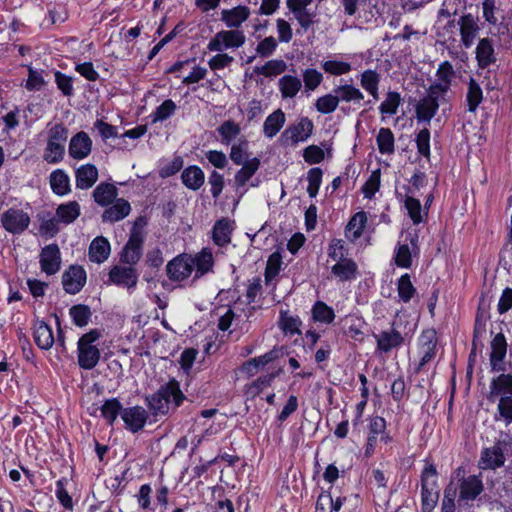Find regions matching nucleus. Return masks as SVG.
I'll return each mask as SVG.
<instances>
[{
	"mask_svg": "<svg viewBox=\"0 0 512 512\" xmlns=\"http://www.w3.org/2000/svg\"><path fill=\"white\" fill-rule=\"evenodd\" d=\"M148 224L146 216H138L130 229L129 238L120 252V262L126 265H136L143 255V245L146 236L145 227Z\"/></svg>",
	"mask_w": 512,
	"mask_h": 512,
	"instance_id": "nucleus-1",
	"label": "nucleus"
},
{
	"mask_svg": "<svg viewBox=\"0 0 512 512\" xmlns=\"http://www.w3.org/2000/svg\"><path fill=\"white\" fill-rule=\"evenodd\" d=\"M512 447V439L508 434L497 439L491 447L483 448L479 459L482 470H497L504 466L506 454Z\"/></svg>",
	"mask_w": 512,
	"mask_h": 512,
	"instance_id": "nucleus-2",
	"label": "nucleus"
},
{
	"mask_svg": "<svg viewBox=\"0 0 512 512\" xmlns=\"http://www.w3.org/2000/svg\"><path fill=\"white\" fill-rule=\"evenodd\" d=\"M101 337L98 329L83 334L77 343L78 365L84 370H92L100 360V350L93 343Z\"/></svg>",
	"mask_w": 512,
	"mask_h": 512,
	"instance_id": "nucleus-3",
	"label": "nucleus"
},
{
	"mask_svg": "<svg viewBox=\"0 0 512 512\" xmlns=\"http://www.w3.org/2000/svg\"><path fill=\"white\" fill-rule=\"evenodd\" d=\"M68 138V129L62 124H55L48 130L47 146L43 158L48 163H58L65 154V142Z\"/></svg>",
	"mask_w": 512,
	"mask_h": 512,
	"instance_id": "nucleus-4",
	"label": "nucleus"
},
{
	"mask_svg": "<svg viewBox=\"0 0 512 512\" xmlns=\"http://www.w3.org/2000/svg\"><path fill=\"white\" fill-rule=\"evenodd\" d=\"M246 36L242 30H221L209 41V51L221 52L223 49H235L244 45Z\"/></svg>",
	"mask_w": 512,
	"mask_h": 512,
	"instance_id": "nucleus-5",
	"label": "nucleus"
},
{
	"mask_svg": "<svg viewBox=\"0 0 512 512\" xmlns=\"http://www.w3.org/2000/svg\"><path fill=\"white\" fill-rule=\"evenodd\" d=\"M446 102V96L428 88L427 95L419 100L416 105V118L418 122L430 124L431 119L437 113L441 103Z\"/></svg>",
	"mask_w": 512,
	"mask_h": 512,
	"instance_id": "nucleus-6",
	"label": "nucleus"
},
{
	"mask_svg": "<svg viewBox=\"0 0 512 512\" xmlns=\"http://www.w3.org/2000/svg\"><path fill=\"white\" fill-rule=\"evenodd\" d=\"M438 337L434 328H428L422 331L418 339V353L420 361L417 371H421L436 356Z\"/></svg>",
	"mask_w": 512,
	"mask_h": 512,
	"instance_id": "nucleus-7",
	"label": "nucleus"
},
{
	"mask_svg": "<svg viewBox=\"0 0 512 512\" xmlns=\"http://www.w3.org/2000/svg\"><path fill=\"white\" fill-rule=\"evenodd\" d=\"M313 130V123L308 118H301L296 124L288 126L279 137L281 146H294L301 141H305Z\"/></svg>",
	"mask_w": 512,
	"mask_h": 512,
	"instance_id": "nucleus-8",
	"label": "nucleus"
},
{
	"mask_svg": "<svg viewBox=\"0 0 512 512\" xmlns=\"http://www.w3.org/2000/svg\"><path fill=\"white\" fill-rule=\"evenodd\" d=\"M30 222V216L22 209L9 208L1 215L2 227L11 234H22Z\"/></svg>",
	"mask_w": 512,
	"mask_h": 512,
	"instance_id": "nucleus-9",
	"label": "nucleus"
},
{
	"mask_svg": "<svg viewBox=\"0 0 512 512\" xmlns=\"http://www.w3.org/2000/svg\"><path fill=\"white\" fill-rule=\"evenodd\" d=\"M193 257L188 254H181L170 260L166 265L168 278L174 282H181L187 279L194 270Z\"/></svg>",
	"mask_w": 512,
	"mask_h": 512,
	"instance_id": "nucleus-10",
	"label": "nucleus"
},
{
	"mask_svg": "<svg viewBox=\"0 0 512 512\" xmlns=\"http://www.w3.org/2000/svg\"><path fill=\"white\" fill-rule=\"evenodd\" d=\"M108 276L111 283L127 289L135 288L139 278L137 270L131 265H114Z\"/></svg>",
	"mask_w": 512,
	"mask_h": 512,
	"instance_id": "nucleus-11",
	"label": "nucleus"
},
{
	"mask_svg": "<svg viewBox=\"0 0 512 512\" xmlns=\"http://www.w3.org/2000/svg\"><path fill=\"white\" fill-rule=\"evenodd\" d=\"M41 271L47 275L56 274L61 267V253L59 246L52 243L44 246L39 255Z\"/></svg>",
	"mask_w": 512,
	"mask_h": 512,
	"instance_id": "nucleus-12",
	"label": "nucleus"
},
{
	"mask_svg": "<svg viewBox=\"0 0 512 512\" xmlns=\"http://www.w3.org/2000/svg\"><path fill=\"white\" fill-rule=\"evenodd\" d=\"M86 283V271L82 266L71 265L62 274L63 289L68 294L78 293Z\"/></svg>",
	"mask_w": 512,
	"mask_h": 512,
	"instance_id": "nucleus-13",
	"label": "nucleus"
},
{
	"mask_svg": "<svg viewBox=\"0 0 512 512\" xmlns=\"http://www.w3.org/2000/svg\"><path fill=\"white\" fill-rule=\"evenodd\" d=\"M478 17L471 13L462 15L457 24L459 25L461 43L465 48H470L480 32Z\"/></svg>",
	"mask_w": 512,
	"mask_h": 512,
	"instance_id": "nucleus-14",
	"label": "nucleus"
},
{
	"mask_svg": "<svg viewBox=\"0 0 512 512\" xmlns=\"http://www.w3.org/2000/svg\"><path fill=\"white\" fill-rule=\"evenodd\" d=\"M148 417V412L138 405L124 408L121 416L125 428L132 433L141 431L147 423Z\"/></svg>",
	"mask_w": 512,
	"mask_h": 512,
	"instance_id": "nucleus-15",
	"label": "nucleus"
},
{
	"mask_svg": "<svg viewBox=\"0 0 512 512\" xmlns=\"http://www.w3.org/2000/svg\"><path fill=\"white\" fill-rule=\"evenodd\" d=\"M507 347L508 345L504 334H496L491 341V352L489 357L491 371H505L503 361L507 354Z\"/></svg>",
	"mask_w": 512,
	"mask_h": 512,
	"instance_id": "nucleus-16",
	"label": "nucleus"
},
{
	"mask_svg": "<svg viewBox=\"0 0 512 512\" xmlns=\"http://www.w3.org/2000/svg\"><path fill=\"white\" fill-rule=\"evenodd\" d=\"M157 391L164 395L163 400L170 406L171 412H174L180 407L186 399V396L180 388L179 381L175 378L169 379V381L161 385Z\"/></svg>",
	"mask_w": 512,
	"mask_h": 512,
	"instance_id": "nucleus-17",
	"label": "nucleus"
},
{
	"mask_svg": "<svg viewBox=\"0 0 512 512\" xmlns=\"http://www.w3.org/2000/svg\"><path fill=\"white\" fill-rule=\"evenodd\" d=\"M491 379L487 399L494 402L497 397L512 396V374L501 371Z\"/></svg>",
	"mask_w": 512,
	"mask_h": 512,
	"instance_id": "nucleus-18",
	"label": "nucleus"
},
{
	"mask_svg": "<svg viewBox=\"0 0 512 512\" xmlns=\"http://www.w3.org/2000/svg\"><path fill=\"white\" fill-rule=\"evenodd\" d=\"M475 59L479 69H486L496 64L497 57L492 39L485 37L479 40L475 49Z\"/></svg>",
	"mask_w": 512,
	"mask_h": 512,
	"instance_id": "nucleus-19",
	"label": "nucleus"
},
{
	"mask_svg": "<svg viewBox=\"0 0 512 512\" xmlns=\"http://www.w3.org/2000/svg\"><path fill=\"white\" fill-rule=\"evenodd\" d=\"M358 275V265L352 258L335 261L331 266V276L340 282L353 281Z\"/></svg>",
	"mask_w": 512,
	"mask_h": 512,
	"instance_id": "nucleus-20",
	"label": "nucleus"
},
{
	"mask_svg": "<svg viewBox=\"0 0 512 512\" xmlns=\"http://www.w3.org/2000/svg\"><path fill=\"white\" fill-rule=\"evenodd\" d=\"M455 77V71L449 61L442 62L436 71V81L429 88L446 96L450 90L452 80Z\"/></svg>",
	"mask_w": 512,
	"mask_h": 512,
	"instance_id": "nucleus-21",
	"label": "nucleus"
},
{
	"mask_svg": "<svg viewBox=\"0 0 512 512\" xmlns=\"http://www.w3.org/2000/svg\"><path fill=\"white\" fill-rule=\"evenodd\" d=\"M91 150L92 140L86 132L80 131L71 138L69 143V155L73 159H84L91 153Z\"/></svg>",
	"mask_w": 512,
	"mask_h": 512,
	"instance_id": "nucleus-22",
	"label": "nucleus"
},
{
	"mask_svg": "<svg viewBox=\"0 0 512 512\" xmlns=\"http://www.w3.org/2000/svg\"><path fill=\"white\" fill-rule=\"evenodd\" d=\"M312 0H287V7L289 10L295 15V18L298 20L299 24L307 29L311 24L315 22V14L311 13L308 9V6L311 4Z\"/></svg>",
	"mask_w": 512,
	"mask_h": 512,
	"instance_id": "nucleus-23",
	"label": "nucleus"
},
{
	"mask_svg": "<svg viewBox=\"0 0 512 512\" xmlns=\"http://www.w3.org/2000/svg\"><path fill=\"white\" fill-rule=\"evenodd\" d=\"M131 212L130 203L124 198H118L103 211L102 222L115 223L123 220Z\"/></svg>",
	"mask_w": 512,
	"mask_h": 512,
	"instance_id": "nucleus-24",
	"label": "nucleus"
},
{
	"mask_svg": "<svg viewBox=\"0 0 512 512\" xmlns=\"http://www.w3.org/2000/svg\"><path fill=\"white\" fill-rule=\"evenodd\" d=\"M250 16L247 6H236L232 9H224L221 12V21L230 29H238Z\"/></svg>",
	"mask_w": 512,
	"mask_h": 512,
	"instance_id": "nucleus-25",
	"label": "nucleus"
},
{
	"mask_svg": "<svg viewBox=\"0 0 512 512\" xmlns=\"http://www.w3.org/2000/svg\"><path fill=\"white\" fill-rule=\"evenodd\" d=\"M377 348L382 352H389L393 348H397L404 343V337L395 328V323L392 324L390 331H382L380 334L375 335Z\"/></svg>",
	"mask_w": 512,
	"mask_h": 512,
	"instance_id": "nucleus-26",
	"label": "nucleus"
},
{
	"mask_svg": "<svg viewBox=\"0 0 512 512\" xmlns=\"http://www.w3.org/2000/svg\"><path fill=\"white\" fill-rule=\"evenodd\" d=\"M233 224L234 222L228 218H221L215 222L212 229V239L217 246L223 247L231 242Z\"/></svg>",
	"mask_w": 512,
	"mask_h": 512,
	"instance_id": "nucleus-27",
	"label": "nucleus"
},
{
	"mask_svg": "<svg viewBox=\"0 0 512 512\" xmlns=\"http://www.w3.org/2000/svg\"><path fill=\"white\" fill-rule=\"evenodd\" d=\"M76 187L81 190H87L98 180V169L93 164L81 165L75 171Z\"/></svg>",
	"mask_w": 512,
	"mask_h": 512,
	"instance_id": "nucleus-28",
	"label": "nucleus"
},
{
	"mask_svg": "<svg viewBox=\"0 0 512 512\" xmlns=\"http://www.w3.org/2000/svg\"><path fill=\"white\" fill-rule=\"evenodd\" d=\"M483 488L482 480L476 475H471L462 480L459 498L460 500L473 501L482 493Z\"/></svg>",
	"mask_w": 512,
	"mask_h": 512,
	"instance_id": "nucleus-29",
	"label": "nucleus"
},
{
	"mask_svg": "<svg viewBox=\"0 0 512 512\" xmlns=\"http://www.w3.org/2000/svg\"><path fill=\"white\" fill-rule=\"evenodd\" d=\"M92 196L99 206L107 207L118 199V189L112 183L102 182L96 186Z\"/></svg>",
	"mask_w": 512,
	"mask_h": 512,
	"instance_id": "nucleus-30",
	"label": "nucleus"
},
{
	"mask_svg": "<svg viewBox=\"0 0 512 512\" xmlns=\"http://www.w3.org/2000/svg\"><path fill=\"white\" fill-rule=\"evenodd\" d=\"M33 337L36 345L43 350L50 349L55 342L51 327L44 321H36L33 327Z\"/></svg>",
	"mask_w": 512,
	"mask_h": 512,
	"instance_id": "nucleus-31",
	"label": "nucleus"
},
{
	"mask_svg": "<svg viewBox=\"0 0 512 512\" xmlns=\"http://www.w3.org/2000/svg\"><path fill=\"white\" fill-rule=\"evenodd\" d=\"M181 180L186 188L197 191L205 182V174L199 166L190 165L182 171Z\"/></svg>",
	"mask_w": 512,
	"mask_h": 512,
	"instance_id": "nucleus-32",
	"label": "nucleus"
},
{
	"mask_svg": "<svg viewBox=\"0 0 512 512\" xmlns=\"http://www.w3.org/2000/svg\"><path fill=\"white\" fill-rule=\"evenodd\" d=\"M110 251L109 241L103 236H98L89 246V259L91 262L103 263L108 259Z\"/></svg>",
	"mask_w": 512,
	"mask_h": 512,
	"instance_id": "nucleus-33",
	"label": "nucleus"
},
{
	"mask_svg": "<svg viewBox=\"0 0 512 512\" xmlns=\"http://www.w3.org/2000/svg\"><path fill=\"white\" fill-rule=\"evenodd\" d=\"M367 223V214L364 211L357 212L352 216L349 220L346 228H345V236L346 238L354 242L363 234L364 228Z\"/></svg>",
	"mask_w": 512,
	"mask_h": 512,
	"instance_id": "nucleus-34",
	"label": "nucleus"
},
{
	"mask_svg": "<svg viewBox=\"0 0 512 512\" xmlns=\"http://www.w3.org/2000/svg\"><path fill=\"white\" fill-rule=\"evenodd\" d=\"M381 81V75L372 69L363 71L360 75V85L368 92L374 100L379 99V84Z\"/></svg>",
	"mask_w": 512,
	"mask_h": 512,
	"instance_id": "nucleus-35",
	"label": "nucleus"
},
{
	"mask_svg": "<svg viewBox=\"0 0 512 512\" xmlns=\"http://www.w3.org/2000/svg\"><path fill=\"white\" fill-rule=\"evenodd\" d=\"M81 213V207L77 201H69L64 204H60L56 208L55 216L60 223L69 225L73 223Z\"/></svg>",
	"mask_w": 512,
	"mask_h": 512,
	"instance_id": "nucleus-36",
	"label": "nucleus"
},
{
	"mask_svg": "<svg viewBox=\"0 0 512 512\" xmlns=\"http://www.w3.org/2000/svg\"><path fill=\"white\" fill-rule=\"evenodd\" d=\"M260 164V159L257 157L246 161L244 164H241V169L236 172L234 177L236 187L240 188L245 186L251 177L257 172Z\"/></svg>",
	"mask_w": 512,
	"mask_h": 512,
	"instance_id": "nucleus-37",
	"label": "nucleus"
},
{
	"mask_svg": "<svg viewBox=\"0 0 512 512\" xmlns=\"http://www.w3.org/2000/svg\"><path fill=\"white\" fill-rule=\"evenodd\" d=\"M123 406L117 398H110L100 406L101 416L106 420L109 426H113L118 415L122 416Z\"/></svg>",
	"mask_w": 512,
	"mask_h": 512,
	"instance_id": "nucleus-38",
	"label": "nucleus"
},
{
	"mask_svg": "<svg viewBox=\"0 0 512 512\" xmlns=\"http://www.w3.org/2000/svg\"><path fill=\"white\" fill-rule=\"evenodd\" d=\"M50 186L54 194L64 196L71 191L69 176L61 169L50 174Z\"/></svg>",
	"mask_w": 512,
	"mask_h": 512,
	"instance_id": "nucleus-39",
	"label": "nucleus"
},
{
	"mask_svg": "<svg viewBox=\"0 0 512 512\" xmlns=\"http://www.w3.org/2000/svg\"><path fill=\"white\" fill-rule=\"evenodd\" d=\"M282 371L283 369L279 367L271 373L259 376L248 386L246 393L252 397L259 395L264 389L271 386L274 379L278 377Z\"/></svg>",
	"mask_w": 512,
	"mask_h": 512,
	"instance_id": "nucleus-40",
	"label": "nucleus"
},
{
	"mask_svg": "<svg viewBox=\"0 0 512 512\" xmlns=\"http://www.w3.org/2000/svg\"><path fill=\"white\" fill-rule=\"evenodd\" d=\"M163 397L162 393L156 391L145 398L149 411L155 417L167 416L171 413L170 406L164 402Z\"/></svg>",
	"mask_w": 512,
	"mask_h": 512,
	"instance_id": "nucleus-41",
	"label": "nucleus"
},
{
	"mask_svg": "<svg viewBox=\"0 0 512 512\" xmlns=\"http://www.w3.org/2000/svg\"><path fill=\"white\" fill-rule=\"evenodd\" d=\"M285 123V114L281 109L271 113L265 120L263 125V132L266 137H274Z\"/></svg>",
	"mask_w": 512,
	"mask_h": 512,
	"instance_id": "nucleus-42",
	"label": "nucleus"
},
{
	"mask_svg": "<svg viewBox=\"0 0 512 512\" xmlns=\"http://www.w3.org/2000/svg\"><path fill=\"white\" fill-rule=\"evenodd\" d=\"M483 101V91L479 83L474 79L470 78L468 82V90L466 94V102L469 112H475L478 106Z\"/></svg>",
	"mask_w": 512,
	"mask_h": 512,
	"instance_id": "nucleus-43",
	"label": "nucleus"
},
{
	"mask_svg": "<svg viewBox=\"0 0 512 512\" xmlns=\"http://www.w3.org/2000/svg\"><path fill=\"white\" fill-rule=\"evenodd\" d=\"M216 130L223 145L231 144L241 132L240 125L233 120L224 121Z\"/></svg>",
	"mask_w": 512,
	"mask_h": 512,
	"instance_id": "nucleus-44",
	"label": "nucleus"
},
{
	"mask_svg": "<svg viewBox=\"0 0 512 512\" xmlns=\"http://www.w3.org/2000/svg\"><path fill=\"white\" fill-rule=\"evenodd\" d=\"M336 93L339 102L359 103L364 99V94L360 89L351 84L340 85L333 90Z\"/></svg>",
	"mask_w": 512,
	"mask_h": 512,
	"instance_id": "nucleus-45",
	"label": "nucleus"
},
{
	"mask_svg": "<svg viewBox=\"0 0 512 512\" xmlns=\"http://www.w3.org/2000/svg\"><path fill=\"white\" fill-rule=\"evenodd\" d=\"M327 255L328 259L334 262L350 258L346 241L338 238L332 239L327 247Z\"/></svg>",
	"mask_w": 512,
	"mask_h": 512,
	"instance_id": "nucleus-46",
	"label": "nucleus"
},
{
	"mask_svg": "<svg viewBox=\"0 0 512 512\" xmlns=\"http://www.w3.org/2000/svg\"><path fill=\"white\" fill-rule=\"evenodd\" d=\"M497 412L494 415L496 421H503L506 425L512 423V396L497 397Z\"/></svg>",
	"mask_w": 512,
	"mask_h": 512,
	"instance_id": "nucleus-47",
	"label": "nucleus"
},
{
	"mask_svg": "<svg viewBox=\"0 0 512 512\" xmlns=\"http://www.w3.org/2000/svg\"><path fill=\"white\" fill-rule=\"evenodd\" d=\"M394 134L389 128H380L376 137V143L381 154H392L395 151Z\"/></svg>",
	"mask_w": 512,
	"mask_h": 512,
	"instance_id": "nucleus-48",
	"label": "nucleus"
},
{
	"mask_svg": "<svg viewBox=\"0 0 512 512\" xmlns=\"http://www.w3.org/2000/svg\"><path fill=\"white\" fill-rule=\"evenodd\" d=\"M194 268H196V278L203 276L213 268V255L210 251L202 250L193 258Z\"/></svg>",
	"mask_w": 512,
	"mask_h": 512,
	"instance_id": "nucleus-49",
	"label": "nucleus"
},
{
	"mask_svg": "<svg viewBox=\"0 0 512 512\" xmlns=\"http://www.w3.org/2000/svg\"><path fill=\"white\" fill-rule=\"evenodd\" d=\"M248 146L249 142L246 138L239 139L237 143L231 146L229 156L234 164L241 165L249 160Z\"/></svg>",
	"mask_w": 512,
	"mask_h": 512,
	"instance_id": "nucleus-50",
	"label": "nucleus"
},
{
	"mask_svg": "<svg viewBox=\"0 0 512 512\" xmlns=\"http://www.w3.org/2000/svg\"><path fill=\"white\" fill-rule=\"evenodd\" d=\"M402 101L400 93L388 91L385 100L379 106V112L382 115H395Z\"/></svg>",
	"mask_w": 512,
	"mask_h": 512,
	"instance_id": "nucleus-51",
	"label": "nucleus"
},
{
	"mask_svg": "<svg viewBox=\"0 0 512 512\" xmlns=\"http://www.w3.org/2000/svg\"><path fill=\"white\" fill-rule=\"evenodd\" d=\"M287 66L284 60L274 59L266 62L263 66L255 67L254 72L258 75L271 77L285 72Z\"/></svg>",
	"mask_w": 512,
	"mask_h": 512,
	"instance_id": "nucleus-52",
	"label": "nucleus"
},
{
	"mask_svg": "<svg viewBox=\"0 0 512 512\" xmlns=\"http://www.w3.org/2000/svg\"><path fill=\"white\" fill-rule=\"evenodd\" d=\"M69 484V479L66 477H62L56 481V490L55 495L59 503L66 510H73L74 503L72 497L69 495L67 490V485Z\"/></svg>",
	"mask_w": 512,
	"mask_h": 512,
	"instance_id": "nucleus-53",
	"label": "nucleus"
},
{
	"mask_svg": "<svg viewBox=\"0 0 512 512\" xmlns=\"http://www.w3.org/2000/svg\"><path fill=\"white\" fill-rule=\"evenodd\" d=\"M301 88V81L294 76L285 75L279 80V89L284 98L294 97Z\"/></svg>",
	"mask_w": 512,
	"mask_h": 512,
	"instance_id": "nucleus-54",
	"label": "nucleus"
},
{
	"mask_svg": "<svg viewBox=\"0 0 512 512\" xmlns=\"http://www.w3.org/2000/svg\"><path fill=\"white\" fill-rule=\"evenodd\" d=\"M439 499L438 487H421L422 512H432Z\"/></svg>",
	"mask_w": 512,
	"mask_h": 512,
	"instance_id": "nucleus-55",
	"label": "nucleus"
},
{
	"mask_svg": "<svg viewBox=\"0 0 512 512\" xmlns=\"http://www.w3.org/2000/svg\"><path fill=\"white\" fill-rule=\"evenodd\" d=\"M322 69L330 75L341 76L349 73L352 70V66L349 62L334 58L322 63Z\"/></svg>",
	"mask_w": 512,
	"mask_h": 512,
	"instance_id": "nucleus-56",
	"label": "nucleus"
},
{
	"mask_svg": "<svg viewBox=\"0 0 512 512\" xmlns=\"http://www.w3.org/2000/svg\"><path fill=\"white\" fill-rule=\"evenodd\" d=\"M397 291L399 298L404 303H408L415 295L416 289L411 282L409 274H404L398 279Z\"/></svg>",
	"mask_w": 512,
	"mask_h": 512,
	"instance_id": "nucleus-57",
	"label": "nucleus"
},
{
	"mask_svg": "<svg viewBox=\"0 0 512 512\" xmlns=\"http://www.w3.org/2000/svg\"><path fill=\"white\" fill-rule=\"evenodd\" d=\"M69 314L73 323L78 327H84L88 324L92 315L90 308L84 304H77L70 308Z\"/></svg>",
	"mask_w": 512,
	"mask_h": 512,
	"instance_id": "nucleus-58",
	"label": "nucleus"
},
{
	"mask_svg": "<svg viewBox=\"0 0 512 512\" xmlns=\"http://www.w3.org/2000/svg\"><path fill=\"white\" fill-rule=\"evenodd\" d=\"M279 327L285 334H300L299 325L301 324L298 318H295L289 314L288 311H281L279 318Z\"/></svg>",
	"mask_w": 512,
	"mask_h": 512,
	"instance_id": "nucleus-59",
	"label": "nucleus"
},
{
	"mask_svg": "<svg viewBox=\"0 0 512 512\" xmlns=\"http://www.w3.org/2000/svg\"><path fill=\"white\" fill-rule=\"evenodd\" d=\"M404 205L413 224L418 225L424 221L422 206L418 199L412 196H407L405 198Z\"/></svg>",
	"mask_w": 512,
	"mask_h": 512,
	"instance_id": "nucleus-60",
	"label": "nucleus"
},
{
	"mask_svg": "<svg viewBox=\"0 0 512 512\" xmlns=\"http://www.w3.org/2000/svg\"><path fill=\"white\" fill-rule=\"evenodd\" d=\"M381 170L376 169L371 172L368 180L362 186V193L365 198L372 199L380 188Z\"/></svg>",
	"mask_w": 512,
	"mask_h": 512,
	"instance_id": "nucleus-61",
	"label": "nucleus"
},
{
	"mask_svg": "<svg viewBox=\"0 0 512 512\" xmlns=\"http://www.w3.org/2000/svg\"><path fill=\"white\" fill-rule=\"evenodd\" d=\"M176 104L173 100L167 99L161 105H159L153 112L152 122L164 121L174 114L176 111Z\"/></svg>",
	"mask_w": 512,
	"mask_h": 512,
	"instance_id": "nucleus-62",
	"label": "nucleus"
},
{
	"mask_svg": "<svg viewBox=\"0 0 512 512\" xmlns=\"http://www.w3.org/2000/svg\"><path fill=\"white\" fill-rule=\"evenodd\" d=\"M282 264V257L279 252L272 253L266 264L265 268V279L266 281H271L274 279L280 272Z\"/></svg>",
	"mask_w": 512,
	"mask_h": 512,
	"instance_id": "nucleus-63",
	"label": "nucleus"
},
{
	"mask_svg": "<svg viewBox=\"0 0 512 512\" xmlns=\"http://www.w3.org/2000/svg\"><path fill=\"white\" fill-rule=\"evenodd\" d=\"M43 72V70L38 71L30 66L28 67V78L25 83V88L28 91H38L46 84L42 75Z\"/></svg>",
	"mask_w": 512,
	"mask_h": 512,
	"instance_id": "nucleus-64",
	"label": "nucleus"
}]
</instances>
